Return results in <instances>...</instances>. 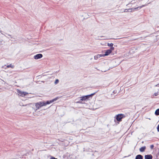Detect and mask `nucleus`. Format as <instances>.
Returning a JSON list of instances; mask_svg holds the SVG:
<instances>
[{"label":"nucleus","instance_id":"obj_1","mask_svg":"<svg viewBox=\"0 0 159 159\" xmlns=\"http://www.w3.org/2000/svg\"><path fill=\"white\" fill-rule=\"evenodd\" d=\"M125 117V116L124 114H120L116 115L115 117V118L117 121L120 122L121 121L122 119Z\"/></svg>","mask_w":159,"mask_h":159},{"label":"nucleus","instance_id":"obj_2","mask_svg":"<svg viewBox=\"0 0 159 159\" xmlns=\"http://www.w3.org/2000/svg\"><path fill=\"white\" fill-rule=\"evenodd\" d=\"M85 96H83L81 97L80 98V99L79 101H77L76 102L77 103H81L83 104L84 103L82 102L83 101H85L86 100H87L86 98L85 97Z\"/></svg>","mask_w":159,"mask_h":159},{"label":"nucleus","instance_id":"obj_3","mask_svg":"<svg viewBox=\"0 0 159 159\" xmlns=\"http://www.w3.org/2000/svg\"><path fill=\"white\" fill-rule=\"evenodd\" d=\"M17 92L18 94H20V96L22 97L28 94V93L26 92L22 91L19 89H17Z\"/></svg>","mask_w":159,"mask_h":159},{"label":"nucleus","instance_id":"obj_4","mask_svg":"<svg viewBox=\"0 0 159 159\" xmlns=\"http://www.w3.org/2000/svg\"><path fill=\"white\" fill-rule=\"evenodd\" d=\"M112 51H113V50L110 49L107 50L105 52V54H103L102 56H103V57H105L108 55L112 52Z\"/></svg>","mask_w":159,"mask_h":159},{"label":"nucleus","instance_id":"obj_5","mask_svg":"<svg viewBox=\"0 0 159 159\" xmlns=\"http://www.w3.org/2000/svg\"><path fill=\"white\" fill-rule=\"evenodd\" d=\"M97 92H96L93 93H92L89 95H85V98H86L87 100H89V98H91L95 94L97 93Z\"/></svg>","mask_w":159,"mask_h":159},{"label":"nucleus","instance_id":"obj_6","mask_svg":"<svg viewBox=\"0 0 159 159\" xmlns=\"http://www.w3.org/2000/svg\"><path fill=\"white\" fill-rule=\"evenodd\" d=\"M43 56L42 54L39 53L34 56V58L35 59L37 60L41 58Z\"/></svg>","mask_w":159,"mask_h":159},{"label":"nucleus","instance_id":"obj_7","mask_svg":"<svg viewBox=\"0 0 159 159\" xmlns=\"http://www.w3.org/2000/svg\"><path fill=\"white\" fill-rule=\"evenodd\" d=\"M153 157L151 154H148L145 155L144 158L145 159H152Z\"/></svg>","mask_w":159,"mask_h":159},{"label":"nucleus","instance_id":"obj_8","mask_svg":"<svg viewBox=\"0 0 159 159\" xmlns=\"http://www.w3.org/2000/svg\"><path fill=\"white\" fill-rule=\"evenodd\" d=\"M107 45L108 46L110 47V49L112 50H114V48L113 46V43H108L107 44Z\"/></svg>","mask_w":159,"mask_h":159},{"label":"nucleus","instance_id":"obj_9","mask_svg":"<svg viewBox=\"0 0 159 159\" xmlns=\"http://www.w3.org/2000/svg\"><path fill=\"white\" fill-rule=\"evenodd\" d=\"M146 148L145 146H143L139 148V151L141 152H143L145 151Z\"/></svg>","mask_w":159,"mask_h":159},{"label":"nucleus","instance_id":"obj_10","mask_svg":"<svg viewBox=\"0 0 159 159\" xmlns=\"http://www.w3.org/2000/svg\"><path fill=\"white\" fill-rule=\"evenodd\" d=\"M143 156L140 154L137 155L135 159H143Z\"/></svg>","mask_w":159,"mask_h":159},{"label":"nucleus","instance_id":"obj_11","mask_svg":"<svg viewBox=\"0 0 159 159\" xmlns=\"http://www.w3.org/2000/svg\"><path fill=\"white\" fill-rule=\"evenodd\" d=\"M102 56V54H98L97 56H95L94 57V59L95 60H97L98 58H99L101 57H103Z\"/></svg>","mask_w":159,"mask_h":159},{"label":"nucleus","instance_id":"obj_12","mask_svg":"<svg viewBox=\"0 0 159 159\" xmlns=\"http://www.w3.org/2000/svg\"><path fill=\"white\" fill-rule=\"evenodd\" d=\"M35 106L37 108L36 109V111H37L38 109H39V108L41 107L40 106L38 102H37L35 104Z\"/></svg>","mask_w":159,"mask_h":159},{"label":"nucleus","instance_id":"obj_13","mask_svg":"<svg viewBox=\"0 0 159 159\" xmlns=\"http://www.w3.org/2000/svg\"><path fill=\"white\" fill-rule=\"evenodd\" d=\"M155 114L156 116L159 115V108L157 109L156 110Z\"/></svg>","mask_w":159,"mask_h":159},{"label":"nucleus","instance_id":"obj_14","mask_svg":"<svg viewBox=\"0 0 159 159\" xmlns=\"http://www.w3.org/2000/svg\"><path fill=\"white\" fill-rule=\"evenodd\" d=\"M38 103L39 104L40 106L41 107L45 106V104H44V102H39Z\"/></svg>","mask_w":159,"mask_h":159},{"label":"nucleus","instance_id":"obj_15","mask_svg":"<svg viewBox=\"0 0 159 159\" xmlns=\"http://www.w3.org/2000/svg\"><path fill=\"white\" fill-rule=\"evenodd\" d=\"M51 103H52V102H51V100L50 101H46V102H44V104H45V106Z\"/></svg>","mask_w":159,"mask_h":159},{"label":"nucleus","instance_id":"obj_16","mask_svg":"<svg viewBox=\"0 0 159 159\" xmlns=\"http://www.w3.org/2000/svg\"><path fill=\"white\" fill-rule=\"evenodd\" d=\"M145 6V5H143L141 6H139V7H136V9H137V10H139L140 9L142 8L143 7H144Z\"/></svg>","mask_w":159,"mask_h":159},{"label":"nucleus","instance_id":"obj_17","mask_svg":"<svg viewBox=\"0 0 159 159\" xmlns=\"http://www.w3.org/2000/svg\"><path fill=\"white\" fill-rule=\"evenodd\" d=\"M59 98L58 97H57L51 100L52 103L56 101Z\"/></svg>","mask_w":159,"mask_h":159},{"label":"nucleus","instance_id":"obj_18","mask_svg":"<svg viewBox=\"0 0 159 159\" xmlns=\"http://www.w3.org/2000/svg\"><path fill=\"white\" fill-rule=\"evenodd\" d=\"M7 68L11 67L12 68H13L14 67V66L13 65H12L11 64L10 65H7Z\"/></svg>","mask_w":159,"mask_h":159},{"label":"nucleus","instance_id":"obj_19","mask_svg":"<svg viewBox=\"0 0 159 159\" xmlns=\"http://www.w3.org/2000/svg\"><path fill=\"white\" fill-rule=\"evenodd\" d=\"M132 8H129V9H128V12H133V10H132Z\"/></svg>","mask_w":159,"mask_h":159},{"label":"nucleus","instance_id":"obj_20","mask_svg":"<svg viewBox=\"0 0 159 159\" xmlns=\"http://www.w3.org/2000/svg\"><path fill=\"white\" fill-rule=\"evenodd\" d=\"M59 82V80L58 79H56L54 82V83L55 84H58V83Z\"/></svg>","mask_w":159,"mask_h":159},{"label":"nucleus","instance_id":"obj_21","mask_svg":"<svg viewBox=\"0 0 159 159\" xmlns=\"http://www.w3.org/2000/svg\"><path fill=\"white\" fill-rule=\"evenodd\" d=\"M159 94V92H158L157 93H154V95L155 96H157Z\"/></svg>","mask_w":159,"mask_h":159},{"label":"nucleus","instance_id":"obj_22","mask_svg":"<svg viewBox=\"0 0 159 159\" xmlns=\"http://www.w3.org/2000/svg\"><path fill=\"white\" fill-rule=\"evenodd\" d=\"M132 10H133V11H137V9H136V7H133L132 8Z\"/></svg>","mask_w":159,"mask_h":159},{"label":"nucleus","instance_id":"obj_23","mask_svg":"<svg viewBox=\"0 0 159 159\" xmlns=\"http://www.w3.org/2000/svg\"><path fill=\"white\" fill-rule=\"evenodd\" d=\"M154 146L153 145H151L150 146V148L151 149H152L154 148Z\"/></svg>","mask_w":159,"mask_h":159},{"label":"nucleus","instance_id":"obj_24","mask_svg":"<svg viewBox=\"0 0 159 159\" xmlns=\"http://www.w3.org/2000/svg\"><path fill=\"white\" fill-rule=\"evenodd\" d=\"M157 131L159 132V124L157 126Z\"/></svg>","mask_w":159,"mask_h":159},{"label":"nucleus","instance_id":"obj_25","mask_svg":"<svg viewBox=\"0 0 159 159\" xmlns=\"http://www.w3.org/2000/svg\"><path fill=\"white\" fill-rule=\"evenodd\" d=\"M116 93L117 91L116 90H114L113 91V93L114 94H116Z\"/></svg>","mask_w":159,"mask_h":159},{"label":"nucleus","instance_id":"obj_26","mask_svg":"<svg viewBox=\"0 0 159 159\" xmlns=\"http://www.w3.org/2000/svg\"><path fill=\"white\" fill-rule=\"evenodd\" d=\"M50 159H57V158H55V157H52L51 158H50Z\"/></svg>","mask_w":159,"mask_h":159},{"label":"nucleus","instance_id":"obj_27","mask_svg":"<svg viewBox=\"0 0 159 159\" xmlns=\"http://www.w3.org/2000/svg\"><path fill=\"white\" fill-rule=\"evenodd\" d=\"M128 9H125V10L124 12H128Z\"/></svg>","mask_w":159,"mask_h":159},{"label":"nucleus","instance_id":"obj_28","mask_svg":"<svg viewBox=\"0 0 159 159\" xmlns=\"http://www.w3.org/2000/svg\"><path fill=\"white\" fill-rule=\"evenodd\" d=\"M2 40H0V46L2 44Z\"/></svg>","mask_w":159,"mask_h":159},{"label":"nucleus","instance_id":"obj_29","mask_svg":"<svg viewBox=\"0 0 159 159\" xmlns=\"http://www.w3.org/2000/svg\"><path fill=\"white\" fill-rule=\"evenodd\" d=\"M155 86L158 87L159 86V83L155 85Z\"/></svg>","mask_w":159,"mask_h":159},{"label":"nucleus","instance_id":"obj_30","mask_svg":"<svg viewBox=\"0 0 159 159\" xmlns=\"http://www.w3.org/2000/svg\"><path fill=\"white\" fill-rule=\"evenodd\" d=\"M41 82H43V83H44V81H42Z\"/></svg>","mask_w":159,"mask_h":159}]
</instances>
